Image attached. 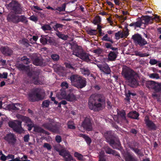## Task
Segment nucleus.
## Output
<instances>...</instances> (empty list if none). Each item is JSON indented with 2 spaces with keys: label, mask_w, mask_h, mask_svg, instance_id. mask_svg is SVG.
<instances>
[{
  "label": "nucleus",
  "mask_w": 161,
  "mask_h": 161,
  "mask_svg": "<svg viewBox=\"0 0 161 161\" xmlns=\"http://www.w3.org/2000/svg\"><path fill=\"white\" fill-rule=\"evenodd\" d=\"M5 6L10 11L7 16V19L8 22L15 24L20 22L27 24L28 20L25 15H18L22 14L24 11L21 4L17 1L12 0L8 4H6Z\"/></svg>",
  "instance_id": "f257e3e1"
},
{
  "label": "nucleus",
  "mask_w": 161,
  "mask_h": 161,
  "mask_svg": "<svg viewBox=\"0 0 161 161\" xmlns=\"http://www.w3.org/2000/svg\"><path fill=\"white\" fill-rule=\"evenodd\" d=\"M106 102V97L103 94L95 93L92 95L89 101V108L94 111L101 110L103 104Z\"/></svg>",
  "instance_id": "f03ea898"
},
{
  "label": "nucleus",
  "mask_w": 161,
  "mask_h": 161,
  "mask_svg": "<svg viewBox=\"0 0 161 161\" xmlns=\"http://www.w3.org/2000/svg\"><path fill=\"white\" fill-rule=\"evenodd\" d=\"M104 136L107 142L114 149H119L121 147L119 139L112 131H106L104 133Z\"/></svg>",
  "instance_id": "7ed1b4c3"
},
{
  "label": "nucleus",
  "mask_w": 161,
  "mask_h": 161,
  "mask_svg": "<svg viewBox=\"0 0 161 161\" xmlns=\"http://www.w3.org/2000/svg\"><path fill=\"white\" fill-rule=\"evenodd\" d=\"M70 79L72 85L77 88L82 89L86 85V79L79 75H72Z\"/></svg>",
  "instance_id": "20e7f679"
},
{
  "label": "nucleus",
  "mask_w": 161,
  "mask_h": 161,
  "mask_svg": "<svg viewBox=\"0 0 161 161\" xmlns=\"http://www.w3.org/2000/svg\"><path fill=\"white\" fill-rule=\"evenodd\" d=\"M45 94L43 90L39 88H36L28 94L29 99L32 102L41 100L43 99Z\"/></svg>",
  "instance_id": "39448f33"
},
{
  "label": "nucleus",
  "mask_w": 161,
  "mask_h": 161,
  "mask_svg": "<svg viewBox=\"0 0 161 161\" xmlns=\"http://www.w3.org/2000/svg\"><path fill=\"white\" fill-rule=\"evenodd\" d=\"M48 122L43 123L42 127L53 133H58L59 132L60 126L53 119L48 118Z\"/></svg>",
  "instance_id": "423d86ee"
},
{
  "label": "nucleus",
  "mask_w": 161,
  "mask_h": 161,
  "mask_svg": "<svg viewBox=\"0 0 161 161\" xmlns=\"http://www.w3.org/2000/svg\"><path fill=\"white\" fill-rule=\"evenodd\" d=\"M122 74L127 81L136 76H138L136 72L126 66L123 68Z\"/></svg>",
  "instance_id": "0eeeda50"
},
{
  "label": "nucleus",
  "mask_w": 161,
  "mask_h": 161,
  "mask_svg": "<svg viewBox=\"0 0 161 161\" xmlns=\"http://www.w3.org/2000/svg\"><path fill=\"white\" fill-rule=\"evenodd\" d=\"M9 127L13 129L14 132L21 134L23 133L24 130L22 127V122L16 120L15 122L9 121L8 123Z\"/></svg>",
  "instance_id": "6e6552de"
},
{
  "label": "nucleus",
  "mask_w": 161,
  "mask_h": 161,
  "mask_svg": "<svg viewBox=\"0 0 161 161\" xmlns=\"http://www.w3.org/2000/svg\"><path fill=\"white\" fill-rule=\"evenodd\" d=\"M132 39L133 40L135 45L137 46H139L142 47L148 43L147 41L138 33L133 35Z\"/></svg>",
  "instance_id": "1a4fd4ad"
},
{
  "label": "nucleus",
  "mask_w": 161,
  "mask_h": 161,
  "mask_svg": "<svg viewBox=\"0 0 161 161\" xmlns=\"http://www.w3.org/2000/svg\"><path fill=\"white\" fill-rule=\"evenodd\" d=\"M93 123L92 118L90 116H87L84 118L81 126L86 130L91 131L93 130Z\"/></svg>",
  "instance_id": "9d476101"
},
{
  "label": "nucleus",
  "mask_w": 161,
  "mask_h": 161,
  "mask_svg": "<svg viewBox=\"0 0 161 161\" xmlns=\"http://www.w3.org/2000/svg\"><path fill=\"white\" fill-rule=\"evenodd\" d=\"M145 85L149 89H153L156 92H161V82L158 83L153 81H148L146 83Z\"/></svg>",
  "instance_id": "9b49d317"
},
{
  "label": "nucleus",
  "mask_w": 161,
  "mask_h": 161,
  "mask_svg": "<svg viewBox=\"0 0 161 161\" xmlns=\"http://www.w3.org/2000/svg\"><path fill=\"white\" fill-rule=\"evenodd\" d=\"M40 73V70H37L34 73V76L32 79V81L33 83L36 85H42L43 84L44 80V77L39 76Z\"/></svg>",
  "instance_id": "f8f14e48"
},
{
  "label": "nucleus",
  "mask_w": 161,
  "mask_h": 161,
  "mask_svg": "<svg viewBox=\"0 0 161 161\" xmlns=\"http://www.w3.org/2000/svg\"><path fill=\"white\" fill-rule=\"evenodd\" d=\"M141 20L142 24H144L147 25L150 22L151 24L152 23L153 21L155 20L158 22L159 20V17L157 15H155L153 17L146 15L140 19Z\"/></svg>",
  "instance_id": "ddd939ff"
},
{
  "label": "nucleus",
  "mask_w": 161,
  "mask_h": 161,
  "mask_svg": "<svg viewBox=\"0 0 161 161\" xmlns=\"http://www.w3.org/2000/svg\"><path fill=\"white\" fill-rule=\"evenodd\" d=\"M4 139L6 141L8 144L14 145L16 141V139L15 135L11 133L7 134L4 137Z\"/></svg>",
  "instance_id": "4468645a"
},
{
  "label": "nucleus",
  "mask_w": 161,
  "mask_h": 161,
  "mask_svg": "<svg viewBox=\"0 0 161 161\" xmlns=\"http://www.w3.org/2000/svg\"><path fill=\"white\" fill-rule=\"evenodd\" d=\"M97 65L100 70L103 72L104 74L107 75L110 74L111 71L108 64H97Z\"/></svg>",
  "instance_id": "2eb2a0df"
},
{
  "label": "nucleus",
  "mask_w": 161,
  "mask_h": 161,
  "mask_svg": "<svg viewBox=\"0 0 161 161\" xmlns=\"http://www.w3.org/2000/svg\"><path fill=\"white\" fill-rule=\"evenodd\" d=\"M0 50L2 54L6 56H10L13 53L12 49L7 46L1 47Z\"/></svg>",
  "instance_id": "dca6fc26"
},
{
  "label": "nucleus",
  "mask_w": 161,
  "mask_h": 161,
  "mask_svg": "<svg viewBox=\"0 0 161 161\" xmlns=\"http://www.w3.org/2000/svg\"><path fill=\"white\" fill-rule=\"evenodd\" d=\"M144 120L146 125L150 130H156V125L152 120H150L148 117L147 118L145 117Z\"/></svg>",
  "instance_id": "f3484780"
},
{
  "label": "nucleus",
  "mask_w": 161,
  "mask_h": 161,
  "mask_svg": "<svg viewBox=\"0 0 161 161\" xmlns=\"http://www.w3.org/2000/svg\"><path fill=\"white\" fill-rule=\"evenodd\" d=\"M138 76H136L127 80L128 85L131 87L136 88L139 85L138 81L137 79Z\"/></svg>",
  "instance_id": "a211bd4d"
},
{
  "label": "nucleus",
  "mask_w": 161,
  "mask_h": 161,
  "mask_svg": "<svg viewBox=\"0 0 161 161\" xmlns=\"http://www.w3.org/2000/svg\"><path fill=\"white\" fill-rule=\"evenodd\" d=\"M41 58L37 57L33 59V63L36 66H44L46 65V63Z\"/></svg>",
  "instance_id": "6ab92c4d"
},
{
  "label": "nucleus",
  "mask_w": 161,
  "mask_h": 161,
  "mask_svg": "<svg viewBox=\"0 0 161 161\" xmlns=\"http://www.w3.org/2000/svg\"><path fill=\"white\" fill-rule=\"evenodd\" d=\"M80 56V58L83 61L88 63H92V60L90 58L91 56L89 53L82 52H81V54Z\"/></svg>",
  "instance_id": "aec40b11"
},
{
  "label": "nucleus",
  "mask_w": 161,
  "mask_h": 161,
  "mask_svg": "<svg viewBox=\"0 0 161 161\" xmlns=\"http://www.w3.org/2000/svg\"><path fill=\"white\" fill-rule=\"evenodd\" d=\"M52 24H54L53 26V28L56 32L62 31L63 29V27L64 26V25L62 24L56 22L54 23L52 22L50 23V25H51Z\"/></svg>",
  "instance_id": "412c9836"
},
{
  "label": "nucleus",
  "mask_w": 161,
  "mask_h": 161,
  "mask_svg": "<svg viewBox=\"0 0 161 161\" xmlns=\"http://www.w3.org/2000/svg\"><path fill=\"white\" fill-rule=\"evenodd\" d=\"M118 52L110 51L108 55V58L110 61H114L117 57Z\"/></svg>",
  "instance_id": "4be33fe9"
},
{
  "label": "nucleus",
  "mask_w": 161,
  "mask_h": 161,
  "mask_svg": "<svg viewBox=\"0 0 161 161\" xmlns=\"http://www.w3.org/2000/svg\"><path fill=\"white\" fill-rule=\"evenodd\" d=\"M139 114L136 111H132L129 112L127 114V116L130 118L138 119Z\"/></svg>",
  "instance_id": "5701e85b"
},
{
  "label": "nucleus",
  "mask_w": 161,
  "mask_h": 161,
  "mask_svg": "<svg viewBox=\"0 0 161 161\" xmlns=\"http://www.w3.org/2000/svg\"><path fill=\"white\" fill-rule=\"evenodd\" d=\"M19 104L18 103H11L8 105L6 108L9 110H14L15 111L19 110V108L16 106H19Z\"/></svg>",
  "instance_id": "b1692460"
},
{
  "label": "nucleus",
  "mask_w": 161,
  "mask_h": 161,
  "mask_svg": "<svg viewBox=\"0 0 161 161\" xmlns=\"http://www.w3.org/2000/svg\"><path fill=\"white\" fill-rule=\"evenodd\" d=\"M117 114L123 120H125L126 122L128 121L126 118V112L124 110L122 109L121 110L118 111Z\"/></svg>",
  "instance_id": "393cba45"
},
{
  "label": "nucleus",
  "mask_w": 161,
  "mask_h": 161,
  "mask_svg": "<svg viewBox=\"0 0 161 161\" xmlns=\"http://www.w3.org/2000/svg\"><path fill=\"white\" fill-rule=\"evenodd\" d=\"M55 34L59 38L64 40H66L68 38V35H65L59 31L56 32Z\"/></svg>",
  "instance_id": "a878e982"
},
{
  "label": "nucleus",
  "mask_w": 161,
  "mask_h": 161,
  "mask_svg": "<svg viewBox=\"0 0 161 161\" xmlns=\"http://www.w3.org/2000/svg\"><path fill=\"white\" fill-rule=\"evenodd\" d=\"M65 99L68 101L72 102L76 99V97L74 94L70 93L66 96Z\"/></svg>",
  "instance_id": "bb28decb"
},
{
  "label": "nucleus",
  "mask_w": 161,
  "mask_h": 161,
  "mask_svg": "<svg viewBox=\"0 0 161 161\" xmlns=\"http://www.w3.org/2000/svg\"><path fill=\"white\" fill-rule=\"evenodd\" d=\"M47 44H49L51 45L56 46L57 45V43L56 42V40L53 38L48 36Z\"/></svg>",
  "instance_id": "cd10ccee"
},
{
  "label": "nucleus",
  "mask_w": 161,
  "mask_h": 161,
  "mask_svg": "<svg viewBox=\"0 0 161 161\" xmlns=\"http://www.w3.org/2000/svg\"><path fill=\"white\" fill-rule=\"evenodd\" d=\"M50 25L44 24L42 26L41 29L45 32H47L46 31H53V27L52 28Z\"/></svg>",
  "instance_id": "c85d7f7f"
},
{
  "label": "nucleus",
  "mask_w": 161,
  "mask_h": 161,
  "mask_svg": "<svg viewBox=\"0 0 161 161\" xmlns=\"http://www.w3.org/2000/svg\"><path fill=\"white\" fill-rule=\"evenodd\" d=\"M104 149L107 153L115 155L116 151L111 148L108 146L105 147Z\"/></svg>",
  "instance_id": "c756f323"
},
{
  "label": "nucleus",
  "mask_w": 161,
  "mask_h": 161,
  "mask_svg": "<svg viewBox=\"0 0 161 161\" xmlns=\"http://www.w3.org/2000/svg\"><path fill=\"white\" fill-rule=\"evenodd\" d=\"M81 137L84 139L87 145L90 146L92 142V139L91 138L88 136L87 135L81 134Z\"/></svg>",
  "instance_id": "7c9ffc66"
},
{
  "label": "nucleus",
  "mask_w": 161,
  "mask_h": 161,
  "mask_svg": "<svg viewBox=\"0 0 161 161\" xmlns=\"http://www.w3.org/2000/svg\"><path fill=\"white\" fill-rule=\"evenodd\" d=\"M103 41L109 42L111 43H114V41L112 40V37L108 36V34H106L102 38Z\"/></svg>",
  "instance_id": "2f4dec72"
},
{
  "label": "nucleus",
  "mask_w": 161,
  "mask_h": 161,
  "mask_svg": "<svg viewBox=\"0 0 161 161\" xmlns=\"http://www.w3.org/2000/svg\"><path fill=\"white\" fill-rule=\"evenodd\" d=\"M33 131L36 132L43 133L45 131V130L42 128L37 125L34 127Z\"/></svg>",
  "instance_id": "473e14b6"
},
{
  "label": "nucleus",
  "mask_w": 161,
  "mask_h": 161,
  "mask_svg": "<svg viewBox=\"0 0 161 161\" xmlns=\"http://www.w3.org/2000/svg\"><path fill=\"white\" fill-rule=\"evenodd\" d=\"M59 97L61 98L65 99L66 96V93L65 89H62L60 90L59 94Z\"/></svg>",
  "instance_id": "72a5a7b5"
},
{
  "label": "nucleus",
  "mask_w": 161,
  "mask_h": 161,
  "mask_svg": "<svg viewBox=\"0 0 161 161\" xmlns=\"http://www.w3.org/2000/svg\"><path fill=\"white\" fill-rule=\"evenodd\" d=\"M142 24L141 20L139 19L138 21L136 22L131 23L129 25L130 26H134L135 27H140L142 25Z\"/></svg>",
  "instance_id": "f704fd0d"
},
{
  "label": "nucleus",
  "mask_w": 161,
  "mask_h": 161,
  "mask_svg": "<svg viewBox=\"0 0 161 161\" xmlns=\"http://www.w3.org/2000/svg\"><path fill=\"white\" fill-rule=\"evenodd\" d=\"M130 148L131 150L133 151L137 155L142 157L144 156V154L141 152V150L137 148H135L133 147H130Z\"/></svg>",
  "instance_id": "c9c22d12"
},
{
  "label": "nucleus",
  "mask_w": 161,
  "mask_h": 161,
  "mask_svg": "<svg viewBox=\"0 0 161 161\" xmlns=\"http://www.w3.org/2000/svg\"><path fill=\"white\" fill-rule=\"evenodd\" d=\"M67 3H63L61 7H58L57 8H55V11L58 10L59 12L65 11Z\"/></svg>",
  "instance_id": "e433bc0d"
},
{
  "label": "nucleus",
  "mask_w": 161,
  "mask_h": 161,
  "mask_svg": "<svg viewBox=\"0 0 161 161\" xmlns=\"http://www.w3.org/2000/svg\"><path fill=\"white\" fill-rule=\"evenodd\" d=\"M58 153L59 154L63 156V158L65 157V156H67V155L69 153V152L67 151L64 149H62L60 150Z\"/></svg>",
  "instance_id": "4c0bfd02"
},
{
  "label": "nucleus",
  "mask_w": 161,
  "mask_h": 161,
  "mask_svg": "<svg viewBox=\"0 0 161 161\" xmlns=\"http://www.w3.org/2000/svg\"><path fill=\"white\" fill-rule=\"evenodd\" d=\"M126 161H138L137 158L131 155H128L125 159Z\"/></svg>",
  "instance_id": "58836bf2"
},
{
  "label": "nucleus",
  "mask_w": 161,
  "mask_h": 161,
  "mask_svg": "<svg viewBox=\"0 0 161 161\" xmlns=\"http://www.w3.org/2000/svg\"><path fill=\"white\" fill-rule=\"evenodd\" d=\"M18 69L20 70L26 71L29 69V68L28 66H26L22 64H19L18 65Z\"/></svg>",
  "instance_id": "ea45409f"
},
{
  "label": "nucleus",
  "mask_w": 161,
  "mask_h": 161,
  "mask_svg": "<svg viewBox=\"0 0 161 161\" xmlns=\"http://www.w3.org/2000/svg\"><path fill=\"white\" fill-rule=\"evenodd\" d=\"M21 60L26 64H28L30 63V59L25 56H24L21 57Z\"/></svg>",
  "instance_id": "a19ab883"
},
{
  "label": "nucleus",
  "mask_w": 161,
  "mask_h": 161,
  "mask_svg": "<svg viewBox=\"0 0 161 161\" xmlns=\"http://www.w3.org/2000/svg\"><path fill=\"white\" fill-rule=\"evenodd\" d=\"M134 53H135V55L136 56H139L141 57H147L148 56L147 55L146 53H142L141 52L135 51L134 52Z\"/></svg>",
  "instance_id": "79ce46f5"
},
{
  "label": "nucleus",
  "mask_w": 161,
  "mask_h": 161,
  "mask_svg": "<svg viewBox=\"0 0 161 161\" xmlns=\"http://www.w3.org/2000/svg\"><path fill=\"white\" fill-rule=\"evenodd\" d=\"M64 158V161H71L74 160L73 157L70 153L67 155V156H65Z\"/></svg>",
  "instance_id": "37998d69"
},
{
  "label": "nucleus",
  "mask_w": 161,
  "mask_h": 161,
  "mask_svg": "<svg viewBox=\"0 0 161 161\" xmlns=\"http://www.w3.org/2000/svg\"><path fill=\"white\" fill-rule=\"evenodd\" d=\"M48 37H42L40 39L41 43L44 45L47 44Z\"/></svg>",
  "instance_id": "c03bdc74"
},
{
  "label": "nucleus",
  "mask_w": 161,
  "mask_h": 161,
  "mask_svg": "<svg viewBox=\"0 0 161 161\" xmlns=\"http://www.w3.org/2000/svg\"><path fill=\"white\" fill-rule=\"evenodd\" d=\"M74 155L75 157L77 158L79 160H81L83 159V155L78 152H76L75 153Z\"/></svg>",
  "instance_id": "a18cd8bd"
},
{
  "label": "nucleus",
  "mask_w": 161,
  "mask_h": 161,
  "mask_svg": "<svg viewBox=\"0 0 161 161\" xmlns=\"http://www.w3.org/2000/svg\"><path fill=\"white\" fill-rule=\"evenodd\" d=\"M50 102L48 100H45L43 101L42 104V107H43L47 108L48 107Z\"/></svg>",
  "instance_id": "49530a36"
},
{
  "label": "nucleus",
  "mask_w": 161,
  "mask_h": 161,
  "mask_svg": "<svg viewBox=\"0 0 161 161\" xmlns=\"http://www.w3.org/2000/svg\"><path fill=\"white\" fill-rule=\"evenodd\" d=\"M22 120L25 122L26 123L29 124L32 123L31 119L28 117L24 116L22 117Z\"/></svg>",
  "instance_id": "de8ad7c7"
},
{
  "label": "nucleus",
  "mask_w": 161,
  "mask_h": 161,
  "mask_svg": "<svg viewBox=\"0 0 161 161\" xmlns=\"http://www.w3.org/2000/svg\"><path fill=\"white\" fill-rule=\"evenodd\" d=\"M51 57L52 59L54 61H58L59 58V56L57 54H52L51 55Z\"/></svg>",
  "instance_id": "09e8293b"
},
{
  "label": "nucleus",
  "mask_w": 161,
  "mask_h": 161,
  "mask_svg": "<svg viewBox=\"0 0 161 161\" xmlns=\"http://www.w3.org/2000/svg\"><path fill=\"white\" fill-rule=\"evenodd\" d=\"M87 33L90 35H95L97 34V30L91 29L87 31Z\"/></svg>",
  "instance_id": "8fccbe9b"
},
{
  "label": "nucleus",
  "mask_w": 161,
  "mask_h": 161,
  "mask_svg": "<svg viewBox=\"0 0 161 161\" xmlns=\"http://www.w3.org/2000/svg\"><path fill=\"white\" fill-rule=\"evenodd\" d=\"M82 73L85 76H88L90 74V70L87 69H84L82 70Z\"/></svg>",
  "instance_id": "3c124183"
},
{
  "label": "nucleus",
  "mask_w": 161,
  "mask_h": 161,
  "mask_svg": "<svg viewBox=\"0 0 161 161\" xmlns=\"http://www.w3.org/2000/svg\"><path fill=\"white\" fill-rule=\"evenodd\" d=\"M150 78L156 79H159L160 78V76L158 74L156 73H153L150 74L149 76Z\"/></svg>",
  "instance_id": "603ef678"
},
{
  "label": "nucleus",
  "mask_w": 161,
  "mask_h": 161,
  "mask_svg": "<svg viewBox=\"0 0 161 161\" xmlns=\"http://www.w3.org/2000/svg\"><path fill=\"white\" fill-rule=\"evenodd\" d=\"M43 147L44 148H47L48 150H51L52 149L51 145L48 143H44Z\"/></svg>",
  "instance_id": "864d4df0"
},
{
  "label": "nucleus",
  "mask_w": 161,
  "mask_h": 161,
  "mask_svg": "<svg viewBox=\"0 0 161 161\" xmlns=\"http://www.w3.org/2000/svg\"><path fill=\"white\" fill-rule=\"evenodd\" d=\"M29 19L35 22H36L38 20L37 17L34 15L31 16Z\"/></svg>",
  "instance_id": "5fc2aeb1"
},
{
  "label": "nucleus",
  "mask_w": 161,
  "mask_h": 161,
  "mask_svg": "<svg viewBox=\"0 0 161 161\" xmlns=\"http://www.w3.org/2000/svg\"><path fill=\"white\" fill-rule=\"evenodd\" d=\"M67 125L68 128L69 129H74L75 128V126L70 121L68 122L67 124Z\"/></svg>",
  "instance_id": "6e6d98bb"
},
{
  "label": "nucleus",
  "mask_w": 161,
  "mask_h": 161,
  "mask_svg": "<svg viewBox=\"0 0 161 161\" xmlns=\"http://www.w3.org/2000/svg\"><path fill=\"white\" fill-rule=\"evenodd\" d=\"M61 86L63 88H64L65 89L68 88L69 87L68 84L66 81L62 82L61 84Z\"/></svg>",
  "instance_id": "4d7b16f0"
},
{
  "label": "nucleus",
  "mask_w": 161,
  "mask_h": 161,
  "mask_svg": "<svg viewBox=\"0 0 161 161\" xmlns=\"http://www.w3.org/2000/svg\"><path fill=\"white\" fill-rule=\"evenodd\" d=\"M101 21V19L99 16L93 20V22L95 25H96L97 23H99Z\"/></svg>",
  "instance_id": "13d9d810"
},
{
  "label": "nucleus",
  "mask_w": 161,
  "mask_h": 161,
  "mask_svg": "<svg viewBox=\"0 0 161 161\" xmlns=\"http://www.w3.org/2000/svg\"><path fill=\"white\" fill-rule=\"evenodd\" d=\"M27 125L28 127V129L29 131L31 130L33 127L34 128V127L35 126L32 122L30 124H28Z\"/></svg>",
  "instance_id": "bf43d9fd"
},
{
  "label": "nucleus",
  "mask_w": 161,
  "mask_h": 161,
  "mask_svg": "<svg viewBox=\"0 0 161 161\" xmlns=\"http://www.w3.org/2000/svg\"><path fill=\"white\" fill-rule=\"evenodd\" d=\"M55 141L58 143H60L62 141L61 137L60 136L57 135L55 138Z\"/></svg>",
  "instance_id": "052dcab7"
},
{
  "label": "nucleus",
  "mask_w": 161,
  "mask_h": 161,
  "mask_svg": "<svg viewBox=\"0 0 161 161\" xmlns=\"http://www.w3.org/2000/svg\"><path fill=\"white\" fill-rule=\"evenodd\" d=\"M111 43L106 42L104 44V47L107 49H111L112 45Z\"/></svg>",
  "instance_id": "680f3d73"
},
{
  "label": "nucleus",
  "mask_w": 161,
  "mask_h": 161,
  "mask_svg": "<svg viewBox=\"0 0 161 161\" xmlns=\"http://www.w3.org/2000/svg\"><path fill=\"white\" fill-rule=\"evenodd\" d=\"M102 52V50L100 48H98L94 50V53L98 54H100Z\"/></svg>",
  "instance_id": "e2e57ef3"
},
{
  "label": "nucleus",
  "mask_w": 161,
  "mask_h": 161,
  "mask_svg": "<svg viewBox=\"0 0 161 161\" xmlns=\"http://www.w3.org/2000/svg\"><path fill=\"white\" fill-rule=\"evenodd\" d=\"M30 136L29 134L25 135L23 137V140L25 142H28L30 139Z\"/></svg>",
  "instance_id": "0e129e2a"
},
{
  "label": "nucleus",
  "mask_w": 161,
  "mask_h": 161,
  "mask_svg": "<svg viewBox=\"0 0 161 161\" xmlns=\"http://www.w3.org/2000/svg\"><path fill=\"white\" fill-rule=\"evenodd\" d=\"M158 62V61L155 59H151L149 61V63L151 65L156 64Z\"/></svg>",
  "instance_id": "69168bd1"
},
{
  "label": "nucleus",
  "mask_w": 161,
  "mask_h": 161,
  "mask_svg": "<svg viewBox=\"0 0 161 161\" xmlns=\"http://www.w3.org/2000/svg\"><path fill=\"white\" fill-rule=\"evenodd\" d=\"M36 71H33V72H32L31 71H29L27 73V75L28 76H29L30 78H32H32L34 76V73Z\"/></svg>",
  "instance_id": "338daca9"
},
{
  "label": "nucleus",
  "mask_w": 161,
  "mask_h": 161,
  "mask_svg": "<svg viewBox=\"0 0 161 161\" xmlns=\"http://www.w3.org/2000/svg\"><path fill=\"white\" fill-rule=\"evenodd\" d=\"M115 36L116 39L118 40L119 39L120 36V31H119L115 33Z\"/></svg>",
  "instance_id": "774afa93"
}]
</instances>
